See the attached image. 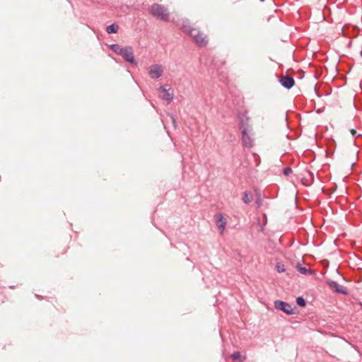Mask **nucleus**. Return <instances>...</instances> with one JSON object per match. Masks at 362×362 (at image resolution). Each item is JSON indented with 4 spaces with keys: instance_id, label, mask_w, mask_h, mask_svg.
<instances>
[{
    "instance_id": "f257e3e1",
    "label": "nucleus",
    "mask_w": 362,
    "mask_h": 362,
    "mask_svg": "<svg viewBox=\"0 0 362 362\" xmlns=\"http://www.w3.org/2000/svg\"><path fill=\"white\" fill-rule=\"evenodd\" d=\"M181 29L183 33H187L199 47H202L207 45L206 36L199 29L192 27L188 19L182 20Z\"/></svg>"
},
{
    "instance_id": "f03ea898",
    "label": "nucleus",
    "mask_w": 362,
    "mask_h": 362,
    "mask_svg": "<svg viewBox=\"0 0 362 362\" xmlns=\"http://www.w3.org/2000/svg\"><path fill=\"white\" fill-rule=\"evenodd\" d=\"M150 13L163 21H168L169 18V13L167 8L160 4H153L149 10Z\"/></svg>"
},
{
    "instance_id": "7ed1b4c3",
    "label": "nucleus",
    "mask_w": 362,
    "mask_h": 362,
    "mask_svg": "<svg viewBox=\"0 0 362 362\" xmlns=\"http://www.w3.org/2000/svg\"><path fill=\"white\" fill-rule=\"evenodd\" d=\"M158 91L161 99L166 102L167 104L170 103L173 99V90L169 85H163L159 87Z\"/></svg>"
},
{
    "instance_id": "20e7f679",
    "label": "nucleus",
    "mask_w": 362,
    "mask_h": 362,
    "mask_svg": "<svg viewBox=\"0 0 362 362\" xmlns=\"http://www.w3.org/2000/svg\"><path fill=\"white\" fill-rule=\"evenodd\" d=\"M238 119L239 121L238 127L240 132H243L244 130L252 131V128L250 124V117H248L246 111L240 112L238 114Z\"/></svg>"
},
{
    "instance_id": "39448f33",
    "label": "nucleus",
    "mask_w": 362,
    "mask_h": 362,
    "mask_svg": "<svg viewBox=\"0 0 362 362\" xmlns=\"http://www.w3.org/2000/svg\"><path fill=\"white\" fill-rule=\"evenodd\" d=\"M274 307L276 310H281L287 315L296 313L291 304L281 300H276L274 301Z\"/></svg>"
},
{
    "instance_id": "423d86ee",
    "label": "nucleus",
    "mask_w": 362,
    "mask_h": 362,
    "mask_svg": "<svg viewBox=\"0 0 362 362\" xmlns=\"http://www.w3.org/2000/svg\"><path fill=\"white\" fill-rule=\"evenodd\" d=\"M127 62L136 66L138 64L137 61L135 59L134 56L133 49L130 46L124 47V50L120 55Z\"/></svg>"
},
{
    "instance_id": "0eeeda50",
    "label": "nucleus",
    "mask_w": 362,
    "mask_h": 362,
    "mask_svg": "<svg viewBox=\"0 0 362 362\" xmlns=\"http://www.w3.org/2000/svg\"><path fill=\"white\" fill-rule=\"evenodd\" d=\"M241 132V140L243 145L247 148H252L254 146V139L252 131H243Z\"/></svg>"
},
{
    "instance_id": "6e6552de",
    "label": "nucleus",
    "mask_w": 362,
    "mask_h": 362,
    "mask_svg": "<svg viewBox=\"0 0 362 362\" xmlns=\"http://www.w3.org/2000/svg\"><path fill=\"white\" fill-rule=\"evenodd\" d=\"M148 73L152 79H157L163 75V69L159 64H152L148 67Z\"/></svg>"
},
{
    "instance_id": "1a4fd4ad",
    "label": "nucleus",
    "mask_w": 362,
    "mask_h": 362,
    "mask_svg": "<svg viewBox=\"0 0 362 362\" xmlns=\"http://www.w3.org/2000/svg\"><path fill=\"white\" fill-rule=\"evenodd\" d=\"M327 284L329 288L334 290L335 293H341L345 296L349 295L347 288L343 286L339 285L336 281L329 280Z\"/></svg>"
},
{
    "instance_id": "9d476101",
    "label": "nucleus",
    "mask_w": 362,
    "mask_h": 362,
    "mask_svg": "<svg viewBox=\"0 0 362 362\" xmlns=\"http://www.w3.org/2000/svg\"><path fill=\"white\" fill-rule=\"evenodd\" d=\"M279 83L281 86L286 89H291L295 85V81L293 78L290 75H286L279 80Z\"/></svg>"
},
{
    "instance_id": "9b49d317",
    "label": "nucleus",
    "mask_w": 362,
    "mask_h": 362,
    "mask_svg": "<svg viewBox=\"0 0 362 362\" xmlns=\"http://www.w3.org/2000/svg\"><path fill=\"white\" fill-rule=\"evenodd\" d=\"M314 182V174L308 171L307 175L302 178V184L306 187L310 186Z\"/></svg>"
},
{
    "instance_id": "f8f14e48",
    "label": "nucleus",
    "mask_w": 362,
    "mask_h": 362,
    "mask_svg": "<svg viewBox=\"0 0 362 362\" xmlns=\"http://www.w3.org/2000/svg\"><path fill=\"white\" fill-rule=\"evenodd\" d=\"M216 217L217 227L220 230L223 231L226 228V221L221 214H216Z\"/></svg>"
},
{
    "instance_id": "ddd939ff",
    "label": "nucleus",
    "mask_w": 362,
    "mask_h": 362,
    "mask_svg": "<svg viewBox=\"0 0 362 362\" xmlns=\"http://www.w3.org/2000/svg\"><path fill=\"white\" fill-rule=\"evenodd\" d=\"M110 49L115 54L121 55L124 50V47H121L118 44H112L110 45Z\"/></svg>"
},
{
    "instance_id": "4468645a",
    "label": "nucleus",
    "mask_w": 362,
    "mask_h": 362,
    "mask_svg": "<svg viewBox=\"0 0 362 362\" xmlns=\"http://www.w3.org/2000/svg\"><path fill=\"white\" fill-rule=\"evenodd\" d=\"M119 26L116 23H113L106 28V32L108 34H115L118 32Z\"/></svg>"
},
{
    "instance_id": "2eb2a0df",
    "label": "nucleus",
    "mask_w": 362,
    "mask_h": 362,
    "mask_svg": "<svg viewBox=\"0 0 362 362\" xmlns=\"http://www.w3.org/2000/svg\"><path fill=\"white\" fill-rule=\"evenodd\" d=\"M297 269L298 271L302 274H313L315 273L314 270L302 267L300 264L297 265Z\"/></svg>"
},
{
    "instance_id": "dca6fc26",
    "label": "nucleus",
    "mask_w": 362,
    "mask_h": 362,
    "mask_svg": "<svg viewBox=\"0 0 362 362\" xmlns=\"http://www.w3.org/2000/svg\"><path fill=\"white\" fill-rule=\"evenodd\" d=\"M231 358L239 362H243L245 359V357L243 356L239 351L233 352L231 355Z\"/></svg>"
},
{
    "instance_id": "f3484780",
    "label": "nucleus",
    "mask_w": 362,
    "mask_h": 362,
    "mask_svg": "<svg viewBox=\"0 0 362 362\" xmlns=\"http://www.w3.org/2000/svg\"><path fill=\"white\" fill-rule=\"evenodd\" d=\"M296 302V304L301 308H304L306 306V300L303 296L297 297Z\"/></svg>"
},
{
    "instance_id": "a211bd4d",
    "label": "nucleus",
    "mask_w": 362,
    "mask_h": 362,
    "mask_svg": "<svg viewBox=\"0 0 362 362\" xmlns=\"http://www.w3.org/2000/svg\"><path fill=\"white\" fill-rule=\"evenodd\" d=\"M252 196L248 191H245L243 194V201L244 203L248 204L251 202Z\"/></svg>"
},
{
    "instance_id": "6ab92c4d",
    "label": "nucleus",
    "mask_w": 362,
    "mask_h": 362,
    "mask_svg": "<svg viewBox=\"0 0 362 362\" xmlns=\"http://www.w3.org/2000/svg\"><path fill=\"white\" fill-rule=\"evenodd\" d=\"M256 194V199H255V204H257V207L259 208L262 204V200L261 198V193L259 191H255Z\"/></svg>"
},
{
    "instance_id": "aec40b11",
    "label": "nucleus",
    "mask_w": 362,
    "mask_h": 362,
    "mask_svg": "<svg viewBox=\"0 0 362 362\" xmlns=\"http://www.w3.org/2000/svg\"><path fill=\"white\" fill-rule=\"evenodd\" d=\"M276 271L279 272V273H283L285 272V266L283 263L281 262H277L276 264Z\"/></svg>"
},
{
    "instance_id": "412c9836",
    "label": "nucleus",
    "mask_w": 362,
    "mask_h": 362,
    "mask_svg": "<svg viewBox=\"0 0 362 362\" xmlns=\"http://www.w3.org/2000/svg\"><path fill=\"white\" fill-rule=\"evenodd\" d=\"M292 173V169L291 167H286L283 170V173L285 175H289Z\"/></svg>"
},
{
    "instance_id": "4be33fe9",
    "label": "nucleus",
    "mask_w": 362,
    "mask_h": 362,
    "mask_svg": "<svg viewBox=\"0 0 362 362\" xmlns=\"http://www.w3.org/2000/svg\"><path fill=\"white\" fill-rule=\"evenodd\" d=\"M350 132H351V133L352 136H355L356 138H358V137H360V136H362V135H361V134H356V131L355 129H351L350 130Z\"/></svg>"
},
{
    "instance_id": "5701e85b",
    "label": "nucleus",
    "mask_w": 362,
    "mask_h": 362,
    "mask_svg": "<svg viewBox=\"0 0 362 362\" xmlns=\"http://www.w3.org/2000/svg\"><path fill=\"white\" fill-rule=\"evenodd\" d=\"M170 118L172 119V122H173V124L174 127L176 128L177 127V122H176L175 117L173 115H170Z\"/></svg>"
},
{
    "instance_id": "b1692460",
    "label": "nucleus",
    "mask_w": 362,
    "mask_h": 362,
    "mask_svg": "<svg viewBox=\"0 0 362 362\" xmlns=\"http://www.w3.org/2000/svg\"><path fill=\"white\" fill-rule=\"evenodd\" d=\"M35 297H36L38 300H41L42 299V296H40V295H37V294H35Z\"/></svg>"
},
{
    "instance_id": "393cba45",
    "label": "nucleus",
    "mask_w": 362,
    "mask_h": 362,
    "mask_svg": "<svg viewBox=\"0 0 362 362\" xmlns=\"http://www.w3.org/2000/svg\"><path fill=\"white\" fill-rule=\"evenodd\" d=\"M315 92H316V95H317V96L318 98H320V97H321V95H320V94H318V93H317V92L316 90H315Z\"/></svg>"
},
{
    "instance_id": "a878e982",
    "label": "nucleus",
    "mask_w": 362,
    "mask_h": 362,
    "mask_svg": "<svg viewBox=\"0 0 362 362\" xmlns=\"http://www.w3.org/2000/svg\"><path fill=\"white\" fill-rule=\"evenodd\" d=\"M259 1H262V2H263V1H264V0H259Z\"/></svg>"
}]
</instances>
